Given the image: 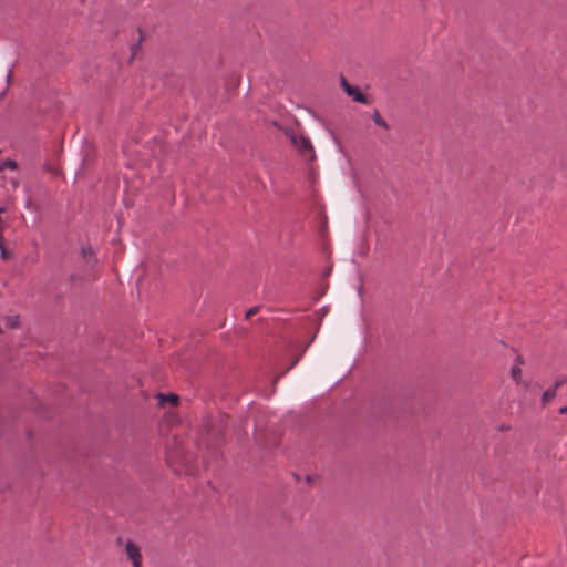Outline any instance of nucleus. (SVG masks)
<instances>
[{
    "label": "nucleus",
    "mask_w": 567,
    "mask_h": 567,
    "mask_svg": "<svg viewBox=\"0 0 567 567\" xmlns=\"http://www.w3.org/2000/svg\"><path fill=\"white\" fill-rule=\"evenodd\" d=\"M6 324L8 328H18L20 326L19 316L8 317Z\"/></svg>",
    "instance_id": "10"
},
{
    "label": "nucleus",
    "mask_w": 567,
    "mask_h": 567,
    "mask_svg": "<svg viewBox=\"0 0 567 567\" xmlns=\"http://www.w3.org/2000/svg\"><path fill=\"white\" fill-rule=\"evenodd\" d=\"M259 309H260V308H259L258 306L250 308V309L246 312L245 318H246V319H250L252 316H255V315H257V313L259 312Z\"/></svg>",
    "instance_id": "12"
},
{
    "label": "nucleus",
    "mask_w": 567,
    "mask_h": 567,
    "mask_svg": "<svg viewBox=\"0 0 567 567\" xmlns=\"http://www.w3.org/2000/svg\"><path fill=\"white\" fill-rule=\"evenodd\" d=\"M513 380L518 384L522 380V369L518 365H513L511 369Z\"/></svg>",
    "instance_id": "6"
},
{
    "label": "nucleus",
    "mask_w": 567,
    "mask_h": 567,
    "mask_svg": "<svg viewBox=\"0 0 567 567\" xmlns=\"http://www.w3.org/2000/svg\"><path fill=\"white\" fill-rule=\"evenodd\" d=\"M515 363H516L515 365H518V367H520V365H523V364H524V359H523V357H522L520 354H518V355L516 357V359H515Z\"/></svg>",
    "instance_id": "15"
},
{
    "label": "nucleus",
    "mask_w": 567,
    "mask_h": 567,
    "mask_svg": "<svg viewBox=\"0 0 567 567\" xmlns=\"http://www.w3.org/2000/svg\"><path fill=\"white\" fill-rule=\"evenodd\" d=\"M567 382V378H559L555 381L554 386L551 389H555L557 391L560 386H563Z\"/></svg>",
    "instance_id": "14"
},
{
    "label": "nucleus",
    "mask_w": 567,
    "mask_h": 567,
    "mask_svg": "<svg viewBox=\"0 0 567 567\" xmlns=\"http://www.w3.org/2000/svg\"><path fill=\"white\" fill-rule=\"evenodd\" d=\"M0 251H1V258L3 260H8L12 257V252L6 247V241L1 243Z\"/></svg>",
    "instance_id": "9"
},
{
    "label": "nucleus",
    "mask_w": 567,
    "mask_h": 567,
    "mask_svg": "<svg viewBox=\"0 0 567 567\" xmlns=\"http://www.w3.org/2000/svg\"><path fill=\"white\" fill-rule=\"evenodd\" d=\"M83 258L92 257L94 255L93 249L91 247H83L81 249Z\"/></svg>",
    "instance_id": "13"
},
{
    "label": "nucleus",
    "mask_w": 567,
    "mask_h": 567,
    "mask_svg": "<svg viewBox=\"0 0 567 567\" xmlns=\"http://www.w3.org/2000/svg\"><path fill=\"white\" fill-rule=\"evenodd\" d=\"M292 143L303 157H307L309 161L316 158L313 146L308 137L303 135L292 136Z\"/></svg>",
    "instance_id": "1"
},
{
    "label": "nucleus",
    "mask_w": 567,
    "mask_h": 567,
    "mask_svg": "<svg viewBox=\"0 0 567 567\" xmlns=\"http://www.w3.org/2000/svg\"><path fill=\"white\" fill-rule=\"evenodd\" d=\"M8 166H9L10 168H17V163H16L14 161H9V162H8Z\"/></svg>",
    "instance_id": "16"
},
{
    "label": "nucleus",
    "mask_w": 567,
    "mask_h": 567,
    "mask_svg": "<svg viewBox=\"0 0 567 567\" xmlns=\"http://www.w3.org/2000/svg\"><path fill=\"white\" fill-rule=\"evenodd\" d=\"M138 33H140L138 42L133 44L132 48H131V50H132V58H134L137 54L138 50L141 49V43L144 40L143 31H142L141 28H138Z\"/></svg>",
    "instance_id": "7"
},
{
    "label": "nucleus",
    "mask_w": 567,
    "mask_h": 567,
    "mask_svg": "<svg viewBox=\"0 0 567 567\" xmlns=\"http://www.w3.org/2000/svg\"><path fill=\"white\" fill-rule=\"evenodd\" d=\"M157 396L159 399L161 406H165L166 403H168L171 406H177L179 403V396L174 393H169V394H161L159 393Z\"/></svg>",
    "instance_id": "3"
},
{
    "label": "nucleus",
    "mask_w": 567,
    "mask_h": 567,
    "mask_svg": "<svg viewBox=\"0 0 567 567\" xmlns=\"http://www.w3.org/2000/svg\"><path fill=\"white\" fill-rule=\"evenodd\" d=\"M373 121L377 125H379L383 128H389L388 123L381 117L378 110H375L373 113Z\"/></svg>",
    "instance_id": "8"
},
{
    "label": "nucleus",
    "mask_w": 567,
    "mask_h": 567,
    "mask_svg": "<svg viewBox=\"0 0 567 567\" xmlns=\"http://www.w3.org/2000/svg\"><path fill=\"white\" fill-rule=\"evenodd\" d=\"M560 414H567V405L559 409Z\"/></svg>",
    "instance_id": "17"
},
{
    "label": "nucleus",
    "mask_w": 567,
    "mask_h": 567,
    "mask_svg": "<svg viewBox=\"0 0 567 567\" xmlns=\"http://www.w3.org/2000/svg\"><path fill=\"white\" fill-rule=\"evenodd\" d=\"M352 93H353V94H349V95H350V96H352V97H353V100H354L355 102L363 103V104H368V103H369L367 95H364V94L360 91V89H359L358 86H355V87L352 90Z\"/></svg>",
    "instance_id": "4"
},
{
    "label": "nucleus",
    "mask_w": 567,
    "mask_h": 567,
    "mask_svg": "<svg viewBox=\"0 0 567 567\" xmlns=\"http://www.w3.org/2000/svg\"><path fill=\"white\" fill-rule=\"evenodd\" d=\"M126 554H127V557L132 560L133 567H141V565H142L141 550L131 540L127 542V544H126Z\"/></svg>",
    "instance_id": "2"
},
{
    "label": "nucleus",
    "mask_w": 567,
    "mask_h": 567,
    "mask_svg": "<svg viewBox=\"0 0 567 567\" xmlns=\"http://www.w3.org/2000/svg\"><path fill=\"white\" fill-rule=\"evenodd\" d=\"M312 481V477L310 475L307 476V482H311Z\"/></svg>",
    "instance_id": "18"
},
{
    "label": "nucleus",
    "mask_w": 567,
    "mask_h": 567,
    "mask_svg": "<svg viewBox=\"0 0 567 567\" xmlns=\"http://www.w3.org/2000/svg\"><path fill=\"white\" fill-rule=\"evenodd\" d=\"M341 85H342L343 90H344L348 94H353V93H352V90H353L355 86H352L351 84H349L344 76H342V78H341Z\"/></svg>",
    "instance_id": "11"
},
{
    "label": "nucleus",
    "mask_w": 567,
    "mask_h": 567,
    "mask_svg": "<svg viewBox=\"0 0 567 567\" xmlns=\"http://www.w3.org/2000/svg\"><path fill=\"white\" fill-rule=\"evenodd\" d=\"M556 394H557V391H555V389H551V388L547 389V390L543 393V395H542V404H543V406L547 405V403H548L549 401H551L553 399H555V398H556Z\"/></svg>",
    "instance_id": "5"
}]
</instances>
